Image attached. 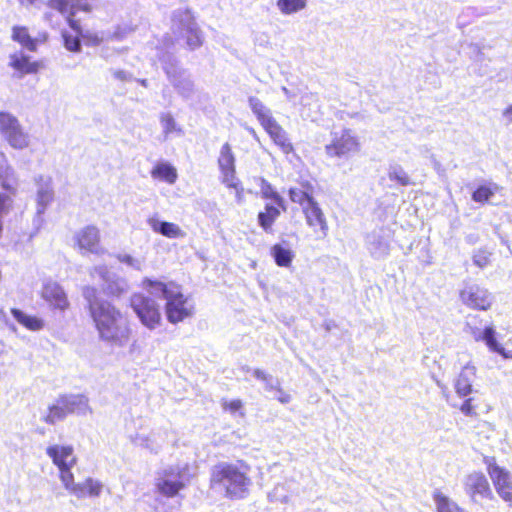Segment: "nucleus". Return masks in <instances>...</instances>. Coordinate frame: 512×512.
<instances>
[{"mask_svg": "<svg viewBox=\"0 0 512 512\" xmlns=\"http://www.w3.org/2000/svg\"><path fill=\"white\" fill-rule=\"evenodd\" d=\"M81 295L100 340L118 347L125 346L129 341L130 328L120 309L102 298L94 286H83Z\"/></svg>", "mask_w": 512, "mask_h": 512, "instance_id": "obj_1", "label": "nucleus"}, {"mask_svg": "<svg viewBox=\"0 0 512 512\" xmlns=\"http://www.w3.org/2000/svg\"><path fill=\"white\" fill-rule=\"evenodd\" d=\"M211 487L225 492L231 499L244 498L251 481L240 469L225 462L215 465L211 471Z\"/></svg>", "mask_w": 512, "mask_h": 512, "instance_id": "obj_2", "label": "nucleus"}, {"mask_svg": "<svg viewBox=\"0 0 512 512\" xmlns=\"http://www.w3.org/2000/svg\"><path fill=\"white\" fill-rule=\"evenodd\" d=\"M50 8L57 10L65 16L69 27L76 33L72 35L70 32L63 30L61 35L64 47L71 52L79 53L82 50L80 36H82V27L79 20L75 19L78 11L90 12L91 6L87 0H48Z\"/></svg>", "mask_w": 512, "mask_h": 512, "instance_id": "obj_3", "label": "nucleus"}, {"mask_svg": "<svg viewBox=\"0 0 512 512\" xmlns=\"http://www.w3.org/2000/svg\"><path fill=\"white\" fill-rule=\"evenodd\" d=\"M174 33L186 39L190 50H195L203 44V34L189 9H177L172 15Z\"/></svg>", "mask_w": 512, "mask_h": 512, "instance_id": "obj_4", "label": "nucleus"}, {"mask_svg": "<svg viewBox=\"0 0 512 512\" xmlns=\"http://www.w3.org/2000/svg\"><path fill=\"white\" fill-rule=\"evenodd\" d=\"M187 471V465H174L164 469L156 478L158 491L168 497L176 496L180 490L185 488L189 481Z\"/></svg>", "mask_w": 512, "mask_h": 512, "instance_id": "obj_5", "label": "nucleus"}, {"mask_svg": "<svg viewBox=\"0 0 512 512\" xmlns=\"http://www.w3.org/2000/svg\"><path fill=\"white\" fill-rule=\"evenodd\" d=\"M0 134L14 149H25L29 145V135L24 131L16 116L10 112H0Z\"/></svg>", "mask_w": 512, "mask_h": 512, "instance_id": "obj_6", "label": "nucleus"}, {"mask_svg": "<svg viewBox=\"0 0 512 512\" xmlns=\"http://www.w3.org/2000/svg\"><path fill=\"white\" fill-rule=\"evenodd\" d=\"M90 275L97 276L102 281L101 289L109 297L120 298L129 289L127 280L111 271L106 265L93 267Z\"/></svg>", "mask_w": 512, "mask_h": 512, "instance_id": "obj_7", "label": "nucleus"}, {"mask_svg": "<svg viewBox=\"0 0 512 512\" xmlns=\"http://www.w3.org/2000/svg\"><path fill=\"white\" fill-rule=\"evenodd\" d=\"M131 307L148 329L153 330L160 324L161 312L154 299L142 294H134L131 297Z\"/></svg>", "mask_w": 512, "mask_h": 512, "instance_id": "obj_8", "label": "nucleus"}, {"mask_svg": "<svg viewBox=\"0 0 512 512\" xmlns=\"http://www.w3.org/2000/svg\"><path fill=\"white\" fill-rule=\"evenodd\" d=\"M483 462L487 465V471L492 479L498 495L512 506V481L510 472L497 465L494 457L485 456Z\"/></svg>", "mask_w": 512, "mask_h": 512, "instance_id": "obj_9", "label": "nucleus"}, {"mask_svg": "<svg viewBox=\"0 0 512 512\" xmlns=\"http://www.w3.org/2000/svg\"><path fill=\"white\" fill-rule=\"evenodd\" d=\"M73 466L59 467L60 478L64 487L78 498H83L86 495L91 497H98L102 491L103 485L92 478H87L83 483H74L71 468Z\"/></svg>", "mask_w": 512, "mask_h": 512, "instance_id": "obj_10", "label": "nucleus"}, {"mask_svg": "<svg viewBox=\"0 0 512 512\" xmlns=\"http://www.w3.org/2000/svg\"><path fill=\"white\" fill-rule=\"evenodd\" d=\"M166 316L170 323L176 324L193 315V306L178 289L166 301Z\"/></svg>", "mask_w": 512, "mask_h": 512, "instance_id": "obj_11", "label": "nucleus"}, {"mask_svg": "<svg viewBox=\"0 0 512 512\" xmlns=\"http://www.w3.org/2000/svg\"><path fill=\"white\" fill-rule=\"evenodd\" d=\"M358 149L359 142L349 129L342 130L340 135L333 133L332 143L325 147L327 155L331 157H343Z\"/></svg>", "mask_w": 512, "mask_h": 512, "instance_id": "obj_12", "label": "nucleus"}, {"mask_svg": "<svg viewBox=\"0 0 512 512\" xmlns=\"http://www.w3.org/2000/svg\"><path fill=\"white\" fill-rule=\"evenodd\" d=\"M366 247L370 255L375 259H382L389 255V233L383 229H374L365 238Z\"/></svg>", "mask_w": 512, "mask_h": 512, "instance_id": "obj_13", "label": "nucleus"}, {"mask_svg": "<svg viewBox=\"0 0 512 512\" xmlns=\"http://www.w3.org/2000/svg\"><path fill=\"white\" fill-rule=\"evenodd\" d=\"M219 169L223 175V183L228 187L237 189L236 180V169H235V156L232 152L229 143H225L220 149V155L218 158Z\"/></svg>", "mask_w": 512, "mask_h": 512, "instance_id": "obj_14", "label": "nucleus"}, {"mask_svg": "<svg viewBox=\"0 0 512 512\" xmlns=\"http://www.w3.org/2000/svg\"><path fill=\"white\" fill-rule=\"evenodd\" d=\"M41 295L42 298L54 309L65 311L70 306L64 289L57 282L48 281L44 283Z\"/></svg>", "mask_w": 512, "mask_h": 512, "instance_id": "obj_15", "label": "nucleus"}, {"mask_svg": "<svg viewBox=\"0 0 512 512\" xmlns=\"http://www.w3.org/2000/svg\"><path fill=\"white\" fill-rule=\"evenodd\" d=\"M464 486L465 491L475 502L477 501L476 496L492 498L488 480L483 473L473 472L469 474L465 479Z\"/></svg>", "mask_w": 512, "mask_h": 512, "instance_id": "obj_16", "label": "nucleus"}, {"mask_svg": "<svg viewBox=\"0 0 512 512\" xmlns=\"http://www.w3.org/2000/svg\"><path fill=\"white\" fill-rule=\"evenodd\" d=\"M462 301L472 307L481 310H486L491 305V296L487 290L478 286H471L461 291Z\"/></svg>", "mask_w": 512, "mask_h": 512, "instance_id": "obj_17", "label": "nucleus"}, {"mask_svg": "<svg viewBox=\"0 0 512 512\" xmlns=\"http://www.w3.org/2000/svg\"><path fill=\"white\" fill-rule=\"evenodd\" d=\"M77 244L81 249H85L91 253H100V231L94 225H88L82 228L76 234Z\"/></svg>", "mask_w": 512, "mask_h": 512, "instance_id": "obj_18", "label": "nucleus"}, {"mask_svg": "<svg viewBox=\"0 0 512 512\" xmlns=\"http://www.w3.org/2000/svg\"><path fill=\"white\" fill-rule=\"evenodd\" d=\"M8 65L16 71L13 77L18 79H21L26 74L38 72L40 66L38 62H31L30 57L21 52L11 54Z\"/></svg>", "mask_w": 512, "mask_h": 512, "instance_id": "obj_19", "label": "nucleus"}, {"mask_svg": "<svg viewBox=\"0 0 512 512\" xmlns=\"http://www.w3.org/2000/svg\"><path fill=\"white\" fill-rule=\"evenodd\" d=\"M46 453L58 468L74 466L76 463L72 446L52 445L46 449Z\"/></svg>", "mask_w": 512, "mask_h": 512, "instance_id": "obj_20", "label": "nucleus"}, {"mask_svg": "<svg viewBox=\"0 0 512 512\" xmlns=\"http://www.w3.org/2000/svg\"><path fill=\"white\" fill-rule=\"evenodd\" d=\"M303 212L305 214L307 224L310 227L319 226L322 235L325 237L328 232V224L324 213L322 212L316 200H310L308 205H306L303 209Z\"/></svg>", "mask_w": 512, "mask_h": 512, "instance_id": "obj_21", "label": "nucleus"}, {"mask_svg": "<svg viewBox=\"0 0 512 512\" xmlns=\"http://www.w3.org/2000/svg\"><path fill=\"white\" fill-rule=\"evenodd\" d=\"M17 176L10 165L7 156L0 151V186L3 190L14 193L17 186Z\"/></svg>", "mask_w": 512, "mask_h": 512, "instance_id": "obj_22", "label": "nucleus"}, {"mask_svg": "<svg viewBox=\"0 0 512 512\" xmlns=\"http://www.w3.org/2000/svg\"><path fill=\"white\" fill-rule=\"evenodd\" d=\"M476 376V368L467 364L463 367L455 381V390L460 397H466L472 392V382Z\"/></svg>", "mask_w": 512, "mask_h": 512, "instance_id": "obj_23", "label": "nucleus"}, {"mask_svg": "<svg viewBox=\"0 0 512 512\" xmlns=\"http://www.w3.org/2000/svg\"><path fill=\"white\" fill-rule=\"evenodd\" d=\"M264 129L274 143L280 147L283 153L289 154L293 151V145L289 141L286 131L277 123L276 120L272 121L269 125L264 127Z\"/></svg>", "mask_w": 512, "mask_h": 512, "instance_id": "obj_24", "label": "nucleus"}, {"mask_svg": "<svg viewBox=\"0 0 512 512\" xmlns=\"http://www.w3.org/2000/svg\"><path fill=\"white\" fill-rule=\"evenodd\" d=\"M472 335L476 341H484L492 352L498 353L505 358L509 357L505 349L498 343L496 332L492 327H486L484 330L475 329Z\"/></svg>", "mask_w": 512, "mask_h": 512, "instance_id": "obj_25", "label": "nucleus"}, {"mask_svg": "<svg viewBox=\"0 0 512 512\" xmlns=\"http://www.w3.org/2000/svg\"><path fill=\"white\" fill-rule=\"evenodd\" d=\"M149 226L153 229V231L168 237V238H182L185 236V233L182 229L171 222L162 221L155 217H151L148 219Z\"/></svg>", "mask_w": 512, "mask_h": 512, "instance_id": "obj_26", "label": "nucleus"}, {"mask_svg": "<svg viewBox=\"0 0 512 512\" xmlns=\"http://www.w3.org/2000/svg\"><path fill=\"white\" fill-rule=\"evenodd\" d=\"M61 403L65 405L68 413H76L79 415H85L88 412L91 413L88 398L84 395L61 396Z\"/></svg>", "mask_w": 512, "mask_h": 512, "instance_id": "obj_27", "label": "nucleus"}, {"mask_svg": "<svg viewBox=\"0 0 512 512\" xmlns=\"http://www.w3.org/2000/svg\"><path fill=\"white\" fill-rule=\"evenodd\" d=\"M280 209L277 205L267 203L264 211L258 213V224L266 233H273V224L280 216Z\"/></svg>", "mask_w": 512, "mask_h": 512, "instance_id": "obj_28", "label": "nucleus"}, {"mask_svg": "<svg viewBox=\"0 0 512 512\" xmlns=\"http://www.w3.org/2000/svg\"><path fill=\"white\" fill-rule=\"evenodd\" d=\"M144 283L146 284L148 292L152 296L165 299L166 301L176 291V289L179 288L173 283L165 284L163 282L154 281L151 279H146Z\"/></svg>", "mask_w": 512, "mask_h": 512, "instance_id": "obj_29", "label": "nucleus"}, {"mask_svg": "<svg viewBox=\"0 0 512 512\" xmlns=\"http://www.w3.org/2000/svg\"><path fill=\"white\" fill-rule=\"evenodd\" d=\"M249 107L253 114L256 116L262 127H266L275 119L273 118L271 111L255 96L248 98Z\"/></svg>", "mask_w": 512, "mask_h": 512, "instance_id": "obj_30", "label": "nucleus"}, {"mask_svg": "<svg viewBox=\"0 0 512 512\" xmlns=\"http://www.w3.org/2000/svg\"><path fill=\"white\" fill-rule=\"evenodd\" d=\"M169 81L182 97L189 98L193 94L194 84L186 70L180 71L176 77H171Z\"/></svg>", "mask_w": 512, "mask_h": 512, "instance_id": "obj_31", "label": "nucleus"}, {"mask_svg": "<svg viewBox=\"0 0 512 512\" xmlns=\"http://www.w3.org/2000/svg\"><path fill=\"white\" fill-rule=\"evenodd\" d=\"M313 188L312 186L306 182L301 183V187H293L289 189V198L292 202L298 203L302 209L305 208L306 205L310 202V200H314L312 196Z\"/></svg>", "mask_w": 512, "mask_h": 512, "instance_id": "obj_32", "label": "nucleus"}, {"mask_svg": "<svg viewBox=\"0 0 512 512\" xmlns=\"http://www.w3.org/2000/svg\"><path fill=\"white\" fill-rule=\"evenodd\" d=\"M11 314L15 320L31 331H39L44 327V321L33 315H28L20 309L13 308Z\"/></svg>", "mask_w": 512, "mask_h": 512, "instance_id": "obj_33", "label": "nucleus"}, {"mask_svg": "<svg viewBox=\"0 0 512 512\" xmlns=\"http://www.w3.org/2000/svg\"><path fill=\"white\" fill-rule=\"evenodd\" d=\"M12 39L31 52L37 50V39L31 37L28 29L24 26H14L12 28Z\"/></svg>", "mask_w": 512, "mask_h": 512, "instance_id": "obj_34", "label": "nucleus"}, {"mask_svg": "<svg viewBox=\"0 0 512 512\" xmlns=\"http://www.w3.org/2000/svg\"><path fill=\"white\" fill-rule=\"evenodd\" d=\"M159 61L165 71L168 79L176 77L183 69L179 66L177 58L170 52H164L159 57Z\"/></svg>", "mask_w": 512, "mask_h": 512, "instance_id": "obj_35", "label": "nucleus"}, {"mask_svg": "<svg viewBox=\"0 0 512 512\" xmlns=\"http://www.w3.org/2000/svg\"><path fill=\"white\" fill-rule=\"evenodd\" d=\"M433 499L438 512H464L454 501L440 491L434 492Z\"/></svg>", "mask_w": 512, "mask_h": 512, "instance_id": "obj_36", "label": "nucleus"}, {"mask_svg": "<svg viewBox=\"0 0 512 512\" xmlns=\"http://www.w3.org/2000/svg\"><path fill=\"white\" fill-rule=\"evenodd\" d=\"M260 192L264 199H271L274 201L275 205L281 208L284 212L287 210L285 200L280 194L274 190L272 185L266 181L265 179L261 180Z\"/></svg>", "mask_w": 512, "mask_h": 512, "instance_id": "obj_37", "label": "nucleus"}, {"mask_svg": "<svg viewBox=\"0 0 512 512\" xmlns=\"http://www.w3.org/2000/svg\"><path fill=\"white\" fill-rule=\"evenodd\" d=\"M271 255L276 264L281 267H288L293 259V253L289 248L283 247L281 244H275L271 248Z\"/></svg>", "mask_w": 512, "mask_h": 512, "instance_id": "obj_38", "label": "nucleus"}, {"mask_svg": "<svg viewBox=\"0 0 512 512\" xmlns=\"http://www.w3.org/2000/svg\"><path fill=\"white\" fill-rule=\"evenodd\" d=\"M152 177L161 178L168 183H174L177 178L176 169L169 163H160L151 172Z\"/></svg>", "mask_w": 512, "mask_h": 512, "instance_id": "obj_39", "label": "nucleus"}, {"mask_svg": "<svg viewBox=\"0 0 512 512\" xmlns=\"http://www.w3.org/2000/svg\"><path fill=\"white\" fill-rule=\"evenodd\" d=\"M53 200V189L51 188L49 183L39 187L37 191V213H44L47 206Z\"/></svg>", "mask_w": 512, "mask_h": 512, "instance_id": "obj_40", "label": "nucleus"}, {"mask_svg": "<svg viewBox=\"0 0 512 512\" xmlns=\"http://www.w3.org/2000/svg\"><path fill=\"white\" fill-rule=\"evenodd\" d=\"M68 414L65 405L61 403L59 397L56 403L49 407V413L44 417V421L48 424H55L57 421L63 420Z\"/></svg>", "mask_w": 512, "mask_h": 512, "instance_id": "obj_41", "label": "nucleus"}, {"mask_svg": "<svg viewBox=\"0 0 512 512\" xmlns=\"http://www.w3.org/2000/svg\"><path fill=\"white\" fill-rule=\"evenodd\" d=\"M276 5L281 13L290 15L304 9L307 0H277Z\"/></svg>", "mask_w": 512, "mask_h": 512, "instance_id": "obj_42", "label": "nucleus"}, {"mask_svg": "<svg viewBox=\"0 0 512 512\" xmlns=\"http://www.w3.org/2000/svg\"><path fill=\"white\" fill-rule=\"evenodd\" d=\"M253 375L256 379L262 381L264 383V388L268 392H275L276 389H279L280 381L278 378H275L271 374L266 373L261 369H254Z\"/></svg>", "mask_w": 512, "mask_h": 512, "instance_id": "obj_43", "label": "nucleus"}, {"mask_svg": "<svg viewBox=\"0 0 512 512\" xmlns=\"http://www.w3.org/2000/svg\"><path fill=\"white\" fill-rule=\"evenodd\" d=\"M388 177L391 181H396L401 186L411 184L410 177L399 164H392L388 169Z\"/></svg>", "mask_w": 512, "mask_h": 512, "instance_id": "obj_44", "label": "nucleus"}, {"mask_svg": "<svg viewBox=\"0 0 512 512\" xmlns=\"http://www.w3.org/2000/svg\"><path fill=\"white\" fill-rule=\"evenodd\" d=\"M160 123L163 128V134L165 139H167L169 135L173 132H177L179 134L183 133L182 129L178 126L171 113H161Z\"/></svg>", "mask_w": 512, "mask_h": 512, "instance_id": "obj_45", "label": "nucleus"}, {"mask_svg": "<svg viewBox=\"0 0 512 512\" xmlns=\"http://www.w3.org/2000/svg\"><path fill=\"white\" fill-rule=\"evenodd\" d=\"M494 195V191L488 185H480L472 194L475 202L485 203Z\"/></svg>", "mask_w": 512, "mask_h": 512, "instance_id": "obj_46", "label": "nucleus"}, {"mask_svg": "<svg viewBox=\"0 0 512 512\" xmlns=\"http://www.w3.org/2000/svg\"><path fill=\"white\" fill-rule=\"evenodd\" d=\"M115 258L121 262V263H124L126 264L127 266L137 270V271H141L142 270V267H143V261L141 259H138V258H135L129 254H124V253H118V254H115Z\"/></svg>", "mask_w": 512, "mask_h": 512, "instance_id": "obj_47", "label": "nucleus"}, {"mask_svg": "<svg viewBox=\"0 0 512 512\" xmlns=\"http://www.w3.org/2000/svg\"><path fill=\"white\" fill-rule=\"evenodd\" d=\"M473 263L479 268H484L490 263V253L486 250L479 249L473 253Z\"/></svg>", "mask_w": 512, "mask_h": 512, "instance_id": "obj_48", "label": "nucleus"}, {"mask_svg": "<svg viewBox=\"0 0 512 512\" xmlns=\"http://www.w3.org/2000/svg\"><path fill=\"white\" fill-rule=\"evenodd\" d=\"M110 72H111L113 78L118 80V81L130 82V81L133 80V75L130 72L126 71V70L111 68Z\"/></svg>", "mask_w": 512, "mask_h": 512, "instance_id": "obj_49", "label": "nucleus"}, {"mask_svg": "<svg viewBox=\"0 0 512 512\" xmlns=\"http://www.w3.org/2000/svg\"><path fill=\"white\" fill-rule=\"evenodd\" d=\"M473 398H467L460 406L461 412L466 416L475 415L474 406L472 405Z\"/></svg>", "mask_w": 512, "mask_h": 512, "instance_id": "obj_50", "label": "nucleus"}, {"mask_svg": "<svg viewBox=\"0 0 512 512\" xmlns=\"http://www.w3.org/2000/svg\"><path fill=\"white\" fill-rule=\"evenodd\" d=\"M275 397L276 399L282 403V404H288L290 401H291V395L287 392H285L282 388H281V385L279 386V389H276L275 391Z\"/></svg>", "mask_w": 512, "mask_h": 512, "instance_id": "obj_51", "label": "nucleus"}, {"mask_svg": "<svg viewBox=\"0 0 512 512\" xmlns=\"http://www.w3.org/2000/svg\"><path fill=\"white\" fill-rule=\"evenodd\" d=\"M223 408L225 410L230 411L231 413H236L242 408V402L240 400H232L230 402H224Z\"/></svg>", "mask_w": 512, "mask_h": 512, "instance_id": "obj_52", "label": "nucleus"}, {"mask_svg": "<svg viewBox=\"0 0 512 512\" xmlns=\"http://www.w3.org/2000/svg\"><path fill=\"white\" fill-rule=\"evenodd\" d=\"M22 5L25 6H34L37 9H41L44 5H48V1L44 2L43 0H19Z\"/></svg>", "mask_w": 512, "mask_h": 512, "instance_id": "obj_53", "label": "nucleus"}, {"mask_svg": "<svg viewBox=\"0 0 512 512\" xmlns=\"http://www.w3.org/2000/svg\"><path fill=\"white\" fill-rule=\"evenodd\" d=\"M503 117L507 119L508 123H512V105L508 106L503 111Z\"/></svg>", "mask_w": 512, "mask_h": 512, "instance_id": "obj_54", "label": "nucleus"}, {"mask_svg": "<svg viewBox=\"0 0 512 512\" xmlns=\"http://www.w3.org/2000/svg\"><path fill=\"white\" fill-rule=\"evenodd\" d=\"M314 98H315V95H314V94H312V93L305 94V95H303V96H302V98H301V103H302L303 105H306V104H308V102H309L310 100H312V99H314Z\"/></svg>", "mask_w": 512, "mask_h": 512, "instance_id": "obj_55", "label": "nucleus"}, {"mask_svg": "<svg viewBox=\"0 0 512 512\" xmlns=\"http://www.w3.org/2000/svg\"><path fill=\"white\" fill-rule=\"evenodd\" d=\"M247 130L253 136L254 139L259 140L258 136H257V133H256V131L253 128L249 127V128H247Z\"/></svg>", "mask_w": 512, "mask_h": 512, "instance_id": "obj_56", "label": "nucleus"}, {"mask_svg": "<svg viewBox=\"0 0 512 512\" xmlns=\"http://www.w3.org/2000/svg\"><path fill=\"white\" fill-rule=\"evenodd\" d=\"M324 327H325V330H326V331H330V330H331V327H332V322H330V321H326V322L324 323Z\"/></svg>", "mask_w": 512, "mask_h": 512, "instance_id": "obj_57", "label": "nucleus"}, {"mask_svg": "<svg viewBox=\"0 0 512 512\" xmlns=\"http://www.w3.org/2000/svg\"><path fill=\"white\" fill-rule=\"evenodd\" d=\"M138 82L143 86V87H147L148 86V81L146 79H140L138 80Z\"/></svg>", "mask_w": 512, "mask_h": 512, "instance_id": "obj_58", "label": "nucleus"}, {"mask_svg": "<svg viewBox=\"0 0 512 512\" xmlns=\"http://www.w3.org/2000/svg\"><path fill=\"white\" fill-rule=\"evenodd\" d=\"M282 91L288 98H291L290 91L286 87H282Z\"/></svg>", "mask_w": 512, "mask_h": 512, "instance_id": "obj_59", "label": "nucleus"}, {"mask_svg": "<svg viewBox=\"0 0 512 512\" xmlns=\"http://www.w3.org/2000/svg\"><path fill=\"white\" fill-rule=\"evenodd\" d=\"M0 318H6V315L2 310H0Z\"/></svg>", "mask_w": 512, "mask_h": 512, "instance_id": "obj_60", "label": "nucleus"}, {"mask_svg": "<svg viewBox=\"0 0 512 512\" xmlns=\"http://www.w3.org/2000/svg\"><path fill=\"white\" fill-rule=\"evenodd\" d=\"M434 166H435V169H437V170L440 168V164L438 162H435Z\"/></svg>", "mask_w": 512, "mask_h": 512, "instance_id": "obj_61", "label": "nucleus"}, {"mask_svg": "<svg viewBox=\"0 0 512 512\" xmlns=\"http://www.w3.org/2000/svg\"><path fill=\"white\" fill-rule=\"evenodd\" d=\"M237 197H238V199H240V198H241V195H240L239 190H237Z\"/></svg>", "mask_w": 512, "mask_h": 512, "instance_id": "obj_62", "label": "nucleus"}, {"mask_svg": "<svg viewBox=\"0 0 512 512\" xmlns=\"http://www.w3.org/2000/svg\"><path fill=\"white\" fill-rule=\"evenodd\" d=\"M11 329L15 330V326L13 324L10 325Z\"/></svg>", "mask_w": 512, "mask_h": 512, "instance_id": "obj_63", "label": "nucleus"}]
</instances>
